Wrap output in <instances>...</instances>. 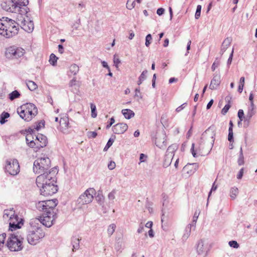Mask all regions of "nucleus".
<instances>
[{
    "mask_svg": "<svg viewBox=\"0 0 257 257\" xmlns=\"http://www.w3.org/2000/svg\"><path fill=\"white\" fill-rule=\"evenodd\" d=\"M58 204L57 199L39 201L36 204V207L39 211H44L40 218H35L40 221L41 225L47 227H51L57 218V213L55 208Z\"/></svg>",
    "mask_w": 257,
    "mask_h": 257,
    "instance_id": "f257e3e1",
    "label": "nucleus"
},
{
    "mask_svg": "<svg viewBox=\"0 0 257 257\" xmlns=\"http://www.w3.org/2000/svg\"><path fill=\"white\" fill-rule=\"evenodd\" d=\"M27 240L31 245H36L40 239L45 236V232L41 227L40 221L37 219H32L27 226Z\"/></svg>",
    "mask_w": 257,
    "mask_h": 257,
    "instance_id": "f03ea898",
    "label": "nucleus"
},
{
    "mask_svg": "<svg viewBox=\"0 0 257 257\" xmlns=\"http://www.w3.org/2000/svg\"><path fill=\"white\" fill-rule=\"evenodd\" d=\"M19 24L7 17L0 19V34L6 38H11L18 34Z\"/></svg>",
    "mask_w": 257,
    "mask_h": 257,
    "instance_id": "7ed1b4c3",
    "label": "nucleus"
},
{
    "mask_svg": "<svg viewBox=\"0 0 257 257\" xmlns=\"http://www.w3.org/2000/svg\"><path fill=\"white\" fill-rule=\"evenodd\" d=\"M24 239V237L19 232L11 234L8 238L7 246L12 251L21 250L23 248Z\"/></svg>",
    "mask_w": 257,
    "mask_h": 257,
    "instance_id": "20e7f679",
    "label": "nucleus"
},
{
    "mask_svg": "<svg viewBox=\"0 0 257 257\" xmlns=\"http://www.w3.org/2000/svg\"><path fill=\"white\" fill-rule=\"evenodd\" d=\"M51 161L50 159L44 156L36 159L33 165V171L36 174H42L49 172L50 168Z\"/></svg>",
    "mask_w": 257,
    "mask_h": 257,
    "instance_id": "39448f33",
    "label": "nucleus"
},
{
    "mask_svg": "<svg viewBox=\"0 0 257 257\" xmlns=\"http://www.w3.org/2000/svg\"><path fill=\"white\" fill-rule=\"evenodd\" d=\"M57 172V171L56 168H53L51 170H49V172L42 173L38 176L36 180L38 187L39 188L46 186L47 181L49 182L52 180L53 175H55Z\"/></svg>",
    "mask_w": 257,
    "mask_h": 257,
    "instance_id": "423d86ee",
    "label": "nucleus"
},
{
    "mask_svg": "<svg viewBox=\"0 0 257 257\" xmlns=\"http://www.w3.org/2000/svg\"><path fill=\"white\" fill-rule=\"evenodd\" d=\"M95 194V190L93 188L87 189L82 193L77 200V202L80 206L91 203L93 199V195Z\"/></svg>",
    "mask_w": 257,
    "mask_h": 257,
    "instance_id": "0eeeda50",
    "label": "nucleus"
},
{
    "mask_svg": "<svg viewBox=\"0 0 257 257\" xmlns=\"http://www.w3.org/2000/svg\"><path fill=\"white\" fill-rule=\"evenodd\" d=\"M25 53V51L23 48L13 46L6 49V56L8 59H18L22 57Z\"/></svg>",
    "mask_w": 257,
    "mask_h": 257,
    "instance_id": "6e6552de",
    "label": "nucleus"
},
{
    "mask_svg": "<svg viewBox=\"0 0 257 257\" xmlns=\"http://www.w3.org/2000/svg\"><path fill=\"white\" fill-rule=\"evenodd\" d=\"M5 170L11 175H16L20 172V166L17 159H9L7 160Z\"/></svg>",
    "mask_w": 257,
    "mask_h": 257,
    "instance_id": "1a4fd4ad",
    "label": "nucleus"
},
{
    "mask_svg": "<svg viewBox=\"0 0 257 257\" xmlns=\"http://www.w3.org/2000/svg\"><path fill=\"white\" fill-rule=\"evenodd\" d=\"M215 136V128L214 126H210L202 135L201 140L206 141L210 143V147L213 146Z\"/></svg>",
    "mask_w": 257,
    "mask_h": 257,
    "instance_id": "9d476101",
    "label": "nucleus"
},
{
    "mask_svg": "<svg viewBox=\"0 0 257 257\" xmlns=\"http://www.w3.org/2000/svg\"><path fill=\"white\" fill-rule=\"evenodd\" d=\"M9 229L12 231L20 228L24 224V219L15 214L9 219Z\"/></svg>",
    "mask_w": 257,
    "mask_h": 257,
    "instance_id": "9b49d317",
    "label": "nucleus"
},
{
    "mask_svg": "<svg viewBox=\"0 0 257 257\" xmlns=\"http://www.w3.org/2000/svg\"><path fill=\"white\" fill-rule=\"evenodd\" d=\"M176 150L177 147L175 145L170 146L168 147L164 158L163 163L164 167L166 168L170 165L174 155V152Z\"/></svg>",
    "mask_w": 257,
    "mask_h": 257,
    "instance_id": "f8f14e48",
    "label": "nucleus"
},
{
    "mask_svg": "<svg viewBox=\"0 0 257 257\" xmlns=\"http://www.w3.org/2000/svg\"><path fill=\"white\" fill-rule=\"evenodd\" d=\"M40 194L45 196H51L56 193L58 191L57 186L51 184L50 185L44 186L39 188Z\"/></svg>",
    "mask_w": 257,
    "mask_h": 257,
    "instance_id": "ddd939ff",
    "label": "nucleus"
},
{
    "mask_svg": "<svg viewBox=\"0 0 257 257\" xmlns=\"http://www.w3.org/2000/svg\"><path fill=\"white\" fill-rule=\"evenodd\" d=\"M205 141L201 140V142L199 143L198 146L195 148L194 144H192L191 151L192 154L194 157H197L198 155L203 156L204 155L207 151L204 150L205 147L204 146Z\"/></svg>",
    "mask_w": 257,
    "mask_h": 257,
    "instance_id": "4468645a",
    "label": "nucleus"
},
{
    "mask_svg": "<svg viewBox=\"0 0 257 257\" xmlns=\"http://www.w3.org/2000/svg\"><path fill=\"white\" fill-rule=\"evenodd\" d=\"M1 7L4 10L7 12L11 13L20 12L21 13L17 6L12 0L3 2L1 4Z\"/></svg>",
    "mask_w": 257,
    "mask_h": 257,
    "instance_id": "2eb2a0df",
    "label": "nucleus"
},
{
    "mask_svg": "<svg viewBox=\"0 0 257 257\" xmlns=\"http://www.w3.org/2000/svg\"><path fill=\"white\" fill-rule=\"evenodd\" d=\"M19 26H20L25 31L30 33L34 28L33 22L32 21L26 20L25 18L18 20Z\"/></svg>",
    "mask_w": 257,
    "mask_h": 257,
    "instance_id": "dca6fc26",
    "label": "nucleus"
},
{
    "mask_svg": "<svg viewBox=\"0 0 257 257\" xmlns=\"http://www.w3.org/2000/svg\"><path fill=\"white\" fill-rule=\"evenodd\" d=\"M35 144V146L37 148H40L46 147L48 144L47 137L41 134H38L36 136Z\"/></svg>",
    "mask_w": 257,
    "mask_h": 257,
    "instance_id": "f3484780",
    "label": "nucleus"
},
{
    "mask_svg": "<svg viewBox=\"0 0 257 257\" xmlns=\"http://www.w3.org/2000/svg\"><path fill=\"white\" fill-rule=\"evenodd\" d=\"M21 109L25 108L26 112L28 113L29 115L32 116V117L37 114L38 110L35 105L31 103H28L22 105Z\"/></svg>",
    "mask_w": 257,
    "mask_h": 257,
    "instance_id": "a211bd4d",
    "label": "nucleus"
},
{
    "mask_svg": "<svg viewBox=\"0 0 257 257\" xmlns=\"http://www.w3.org/2000/svg\"><path fill=\"white\" fill-rule=\"evenodd\" d=\"M127 128L128 126L126 123H118L112 126V131L115 134H122L127 130Z\"/></svg>",
    "mask_w": 257,
    "mask_h": 257,
    "instance_id": "6ab92c4d",
    "label": "nucleus"
},
{
    "mask_svg": "<svg viewBox=\"0 0 257 257\" xmlns=\"http://www.w3.org/2000/svg\"><path fill=\"white\" fill-rule=\"evenodd\" d=\"M15 4L17 6L18 9L21 12V15H22L23 13H27V11L26 10V8H22V7H26L28 4V0H12ZM21 18L22 17V16L21 15Z\"/></svg>",
    "mask_w": 257,
    "mask_h": 257,
    "instance_id": "aec40b11",
    "label": "nucleus"
},
{
    "mask_svg": "<svg viewBox=\"0 0 257 257\" xmlns=\"http://www.w3.org/2000/svg\"><path fill=\"white\" fill-rule=\"evenodd\" d=\"M60 130L63 133H67L69 127V119L68 117H61L59 121Z\"/></svg>",
    "mask_w": 257,
    "mask_h": 257,
    "instance_id": "412c9836",
    "label": "nucleus"
},
{
    "mask_svg": "<svg viewBox=\"0 0 257 257\" xmlns=\"http://www.w3.org/2000/svg\"><path fill=\"white\" fill-rule=\"evenodd\" d=\"M220 75L218 74H214L211 81L209 88L211 90L216 89L220 85Z\"/></svg>",
    "mask_w": 257,
    "mask_h": 257,
    "instance_id": "4be33fe9",
    "label": "nucleus"
},
{
    "mask_svg": "<svg viewBox=\"0 0 257 257\" xmlns=\"http://www.w3.org/2000/svg\"><path fill=\"white\" fill-rule=\"evenodd\" d=\"M196 251L198 255H204L207 253V248L205 245L203 240H200L198 242L196 246Z\"/></svg>",
    "mask_w": 257,
    "mask_h": 257,
    "instance_id": "5701e85b",
    "label": "nucleus"
},
{
    "mask_svg": "<svg viewBox=\"0 0 257 257\" xmlns=\"http://www.w3.org/2000/svg\"><path fill=\"white\" fill-rule=\"evenodd\" d=\"M198 165L196 163L188 164L183 169V171L188 175L193 174L198 168Z\"/></svg>",
    "mask_w": 257,
    "mask_h": 257,
    "instance_id": "b1692460",
    "label": "nucleus"
},
{
    "mask_svg": "<svg viewBox=\"0 0 257 257\" xmlns=\"http://www.w3.org/2000/svg\"><path fill=\"white\" fill-rule=\"evenodd\" d=\"M232 41V39L230 37H227L226 38L223 42L221 49L220 51V54L221 56H222L224 52L226 50V49L228 48V47L230 46L231 43Z\"/></svg>",
    "mask_w": 257,
    "mask_h": 257,
    "instance_id": "393cba45",
    "label": "nucleus"
},
{
    "mask_svg": "<svg viewBox=\"0 0 257 257\" xmlns=\"http://www.w3.org/2000/svg\"><path fill=\"white\" fill-rule=\"evenodd\" d=\"M81 238L77 237L76 236H73L71 238V244L72 245V251H75L76 250H78L79 248L80 241Z\"/></svg>",
    "mask_w": 257,
    "mask_h": 257,
    "instance_id": "a878e982",
    "label": "nucleus"
},
{
    "mask_svg": "<svg viewBox=\"0 0 257 257\" xmlns=\"http://www.w3.org/2000/svg\"><path fill=\"white\" fill-rule=\"evenodd\" d=\"M155 144L157 147L160 149H163L166 147L167 145L165 136L163 135V138L157 137L156 140Z\"/></svg>",
    "mask_w": 257,
    "mask_h": 257,
    "instance_id": "bb28decb",
    "label": "nucleus"
},
{
    "mask_svg": "<svg viewBox=\"0 0 257 257\" xmlns=\"http://www.w3.org/2000/svg\"><path fill=\"white\" fill-rule=\"evenodd\" d=\"M26 141L27 145L31 148H34L36 146L35 140H34L32 134H27L26 136Z\"/></svg>",
    "mask_w": 257,
    "mask_h": 257,
    "instance_id": "cd10ccee",
    "label": "nucleus"
},
{
    "mask_svg": "<svg viewBox=\"0 0 257 257\" xmlns=\"http://www.w3.org/2000/svg\"><path fill=\"white\" fill-rule=\"evenodd\" d=\"M15 214V211L13 208L9 209H5L4 211L3 217L5 219H9L11 218Z\"/></svg>",
    "mask_w": 257,
    "mask_h": 257,
    "instance_id": "c85d7f7f",
    "label": "nucleus"
},
{
    "mask_svg": "<svg viewBox=\"0 0 257 257\" xmlns=\"http://www.w3.org/2000/svg\"><path fill=\"white\" fill-rule=\"evenodd\" d=\"M18 112L20 115V116L27 121L31 120L32 118V116L29 115L28 113L26 112V110L24 109H22L20 112L19 110H18Z\"/></svg>",
    "mask_w": 257,
    "mask_h": 257,
    "instance_id": "c756f323",
    "label": "nucleus"
},
{
    "mask_svg": "<svg viewBox=\"0 0 257 257\" xmlns=\"http://www.w3.org/2000/svg\"><path fill=\"white\" fill-rule=\"evenodd\" d=\"M121 112L124 117L126 119H130L135 115V113L130 109H123Z\"/></svg>",
    "mask_w": 257,
    "mask_h": 257,
    "instance_id": "7c9ffc66",
    "label": "nucleus"
},
{
    "mask_svg": "<svg viewBox=\"0 0 257 257\" xmlns=\"http://www.w3.org/2000/svg\"><path fill=\"white\" fill-rule=\"evenodd\" d=\"M255 114V111L254 109H253L252 108L248 109L247 113L246 114V115L245 116V122H247V124H248L250 119L252 117V116Z\"/></svg>",
    "mask_w": 257,
    "mask_h": 257,
    "instance_id": "2f4dec72",
    "label": "nucleus"
},
{
    "mask_svg": "<svg viewBox=\"0 0 257 257\" xmlns=\"http://www.w3.org/2000/svg\"><path fill=\"white\" fill-rule=\"evenodd\" d=\"M230 99H231V97L229 96H226L225 97V100L226 101H228V104H226L224 106V107L222 108V109L221 110V112L223 115L225 114L227 112L228 110H229V109L230 107V105L229 104Z\"/></svg>",
    "mask_w": 257,
    "mask_h": 257,
    "instance_id": "473e14b6",
    "label": "nucleus"
},
{
    "mask_svg": "<svg viewBox=\"0 0 257 257\" xmlns=\"http://www.w3.org/2000/svg\"><path fill=\"white\" fill-rule=\"evenodd\" d=\"M238 190L237 188H236L235 187H233L230 189V196L232 199H233V200L235 199L236 197L238 195Z\"/></svg>",
    "mask_w": 257,
    "mask_h": 257,
    "instance_id": "72a5a7b5",
    "label": "nucleus"
},
{
    "mask_svg": "<svg viewBox=\"0 0 257 257\" xmlns=\"http://www.w3.org/2000/svg\"><path fill=\"white\" fill-rule=\"evenodd\" d=\"M28 88L31 91H34L37 88V85L33 81L29 80L26 83Z\"/></svg>",
    "mask_w": 257,
    "mask_h": 257,
    "instance_id": "f704fd0d",
    "label": "nucleus"
},
{
    "mask_svg": "<svg viewBox=\"0 0 257 257\" xmlns=\"http://www.w3.org/2000/svg\"><path fill=\"white\" fill-rule=\"evenodd\" d=\"M115 228L116 225L114 223H112L108 226L107 232L108 236H110L114 233Z\"/></svg>",
    "mask_w": 257,
    "mask_h": 257,
    "instance_id": "c9c22d12",
    "label": "nucleus"
},
{
    "mask_svg": "<svg viewBox=\"0 0 257 257\" xmlns=\"http://www.w3.org/2000/svg\"><path fill=\"white\" fill-rule=\"evenodd\" d=\"M20 95V93L17 90H15L9 94V98L11 100H13L16 98H19Z\"/></svg>",
    "mask_w": 257,
    "mask_h": 257,
    "instance_id": "e433bc0d",
    "label": "nucleus"
},
{
    "mask_svg": "<svg viewBox=\"0 0 257 257\" xmlns=\"http://www.w3.org/2000/svg\"><path fill=\"white\" fill-rule=\"evenodd\" d=\"M70 72L73 75H76L79 71V67L75 64H72L69 68Z\"/></svg>",
    "mask_w": 257,
    "mask_h": 257,
    "instance_id": "4c0bfd02",
    "label": "nucleus"
},
{
    "mask_svg": "<svg viewBox=\"0 0 257 257\" xmlns=\"http://www.w3.org/2000/svg\"><path fill=\"white\" fill-rule=\"evenodd\" d=\"M10 116V114L8 112H4L1 115L0 117V123L4 124L6 122V119L8 118Z\"/></svg>",
    "mask_w": 257,
    "mask_h": 257,
    "instance_id": "58836bf2",
    "label": "nucleus"
},
{
    "mask_svg": "<svg viewBox=\"0 0 257 257\" xmlns=\"http://www.w3.org/2000/svg\"><path fill=\"white\" fill-rule=\"evenodd\" d=\"M192 225L191 224H188L185 229V232L184 233L183 237L184 239H187L188 238V237L190 235V232H191V229Z\"/></svg>",
    "mask_w": 257,
    "mask_h": 257,
    "instance_id": "ea45409f",
    "label": "nucleus"
},
{
    "mask_svg": "<svg viewBox=\"0 0 257 257\" xmlns=\"http://www.w3.org/2000/svg\"><path fill=\"white\" fill-rule=\"evenodd\" d=\"M34 126L36 131H39L41 128L44 127V121L43 120H41L37 122L34 125Z\"/></svg>",
    "mask_w": 257,
    "mask_h": 257,
    "instance_id": "a19ab883",
    "label": "nucleus"
},
{
    "mask_svg": "<svg viewBox=\"0 0 257 257\" xmlns=\"http://www.w3.org/2000/svg\"><path fill=\"white\" fill-rule=\"evenodd\" d=\"M244 81H245L244 77H241L239 80V85L238 88V91L239 93H241L243 90Z\"/></svg>",
    "mask_w": 257,
    "mask_h": 257,
    "instance_id": "79ce46f5",
    "label": "nucleus"
},
{
    "mask_svg": "<svg viewBox=\"0 0 257 257\" xmlns=\"http://www.w3.org/2000/svg\"><path fill=\"white\" fill-rule=\"evenodd\" d=\"M115 139V137L113 136L109 139L105 147L104 148V151H106L109 147H110V146H111V145H112Z\"/></svg>",
    "mask_w": 257,
    "mask_h": 257,
    "instance_id": "37998d69",
    "label": "nucleus"
},
{
    "mask_svg": "<svg viewBox=\"0 0 257 257\" xmlns=\"http://www.w3.org/2000/svg\"><path fill=\"white\" fill-rule=\"evenodd\" d=\"M58 58L54 54H51L50 56L49 62L53 66H55L56 64Z\"/></svg>",
    "mask_w": 257,
    "mask_h": 257,
    "instance_id": "c03bdc74",
    "label": "nucleus"
},
{
    "mask_svg": "<svg viewBox=\"0 0 257 257\" xmlns=\"http://www.w3.org/2000/svg\"><path fill=\"white\" fill-rule=\"evenodd\" d=\"M116 193V191L115 190H113L111 192H110L108 195V198L110 201L111 203H113L114 202V199H115V195Z\"/></svg>",
    "mask_w": 257,
    "mask_h": 257,
    "instance_id": "a18cd8bd",
    "label": "nucleus"
},
{
    "mask_svg": "<svg viewBox=\"0 0 257 257\" xmlns=\"http://www.w3.org/2000/svg\"><path fill=\"white\" fill-rule=\"evenodd\" d=\"M90 108L91 110V116L93 118H95L97 116V113H96V106L93 103L90 104Z\"/></svg>",
    "mask_w": 257,
    "mask_h": 257,
    "instance_id": "49530a36",
    "label": "nucleus"
},
{
    "mask_svg": "<svg viewBox=\"0 0 257 257\" xmlns=\"http://www.w3.org/2000/svg\"><path fill=\"white\" fill-rule=\"evenodd\" d=\"M136 3L135 1H131V0H127L126 3V8L128 10H132L135 7Z\"/></svg>",
    "mask_w": 257,
    "mask_h": 257,
    "instance_id": "de8ad7c7",
    "label": "nucleus"
},
{
    "mask_svg": "<svg viewBox=\"0 0 257 257\" xmlns=\"http://www.w3.org/2000/svg\"><path fill=\"white\" fill-rule=\"evenodd\" d=\"M243 163H244V161H243V153H242V148L241 147L240 149V155H239V158L238 159V164L239 165H242L243 164Z\"/></svg>",
    "mask_w": 257,
    "mask_h": 257,
    "instance_id": "09e8293b",
    "label": "nucleus"
},
{
    "mask_svg": "<svg viewBox=\"0 0 257 257\" xmlns=\"http://www.w3.org/2000/svg\"><path fill=\"white\" fill-rule=\"evenodd\" d=\"M145 40H146L145 45L147 47H149L150 46V44L151 43V41L152 40V35L150 34L147 35L146 37Z\"/></svg>",
    "mask_w": 257,
    "mask_h": 257,
    "instance_id": "8fccbe9b",
    "label": "nucleus"
},
{
    "mask_svg": "<svg viewBox=\"0 0 257 257\" xmlns=\"http://www.w3.org/2000/svg\"><path fill=\"white\" fill-rule=\"evenodd\" d=\"M69 86L70 87H74V88L76 89V90L77 89V85L76 84V79L75 78H73L69 83Z\"/></svg>",
    "mask_w": 257,
    "mask_h": 257,
    "instance_id": "3c124183",
    "label": "nucleus"
},
{
    "mask_svg": "<svg viewBox=\"0 0 257 257\" xmlns=\"http://www.w3.org/2000/svg\"><path fill=\"white\" fill-rule=\"evenodd\" d=\"M6 235L5 233L0 235V250H2L4 246Z\"/></svg>",
    "mask_w": 257,
    "mask_h": 257,
    "instance_id": "603ef678",
    "label": "nucleus"
},
{
    "mask_svg": "<svg viewBox=\"0 0 257 257\" xmlns=\"http://www.w3.org/2000/svg\"><path fill=\"white\" fill-rule=\"evenodd\" d=\"M220 64V61L218 58H216L215 61L212 64L211 66V69L213 71H214L216 68Z\"/></svg>",
    "mask_w": 257,
    "mask_h": 257,
    "instance_id": "864d4df0",
    "label": "nucleus"
},
{
    "mask_svg": "<svg viewBox=\"0 0 257 257\" xmlns=\"http://www.w3.org/2000/svg\"><path fill=\"white\" fill-rule=\"evenodd\" d=\"M202 7L201 5L197 6L196 11L195 15V19H198L200 16Z\"/></svg>",
    "mask_w": 257,
    "mask_h": 257,
    "instance_id": "5fc2aeb1",
    "label": "nucleus"
},
{
    "mask_svg": "<svg viewBox=\"0 0 257 257\" xmlns=\"http://www.w3.org/2000/svg\"><path fill=\"white\" fill-rule=\"evenodd\" d=\"M135 96L136 97L138 98L139 99H142L143 98V95L142 94L140 87L136 88L135 89Z\"/></svg>",
    "mask_w": 257,
    "mask_h": 257,
    "instance_id": "6e6d98bb",
    "label": "nucleus"
},
{
    "mask_svg": "<svg viewBox=\"0 0 257 257\" xmlns=\"http://www.w3.org/2000/svg\"><path fill=\"white\" fill-rule=\"evenodd\" d=\"M237 115L240 121H242L243 119L245 120V117L244 116V112L242 109L238 110Z\"/></svg>",
    "mask_w": 257,
    "mask_h": 257,
    "instance_id": "4d7b16f0",
    "label": "nucleus"
},
{
    "mask_svg": "<svg viewBox=\"0 0 257 257\" xmlns=\"http://www.w3.org/2000/svg\"><path fill=\"white\" fill-rule=\"evenodd\" d=\"M228 244L230 247L234 248H237L239 246V244L235 240H231L229 241Z\"/></svg>",
    "mask_w": 257,
    "mask_h": 257,
    "instance_id": "13d9d810",
    "label": "nucleus"
},
{
    "mask_svg": "<svg viewBox=\"0 0 257 257\" xmlns=\"http://www.w3.org/2000/svg\"><path fill=\"white\" fill-rule=\"evenodd\" d=\"M229 133L228 136V140L230 142L233 141V130L231 127H229Z\"/></svg>",
    "mask_w": 257,
    "mask_h": 257,
    "instance_id": "bf43d9fd",
    "label": "nucleus"
},
{
    "mask_svg": "<svg viewBox=\"0 0 257 257\" xmlns=\"http://www.w3.org/2000/svg\"><path fill=\"white\" fill-rule=\"evenodd\" d=\"M199 214V213H197L196 211L195 212L193 217L192 223V224H191L192 225V226H195Z\"/></svg>",
    "mask_w": 257,
    "mask_h": 257,
    "instance_id": "052dcab7",
    "label": "nucleus"
},
{
    "mask_svg": "<svg viewBox=\"0 0 257 257\" xmlns=\"http://www.w3.org/2000/svg\"><path fill=\"white\" fill-rule=\"evenodd\" d=\"M97 134L95 132H88L87 134V136L88 138H95L96 137Z\"/></svg>",
    "mask_w": 257,
    "mask_h": 257,
    "instance_id": "680f3d73",
    "label": "nucleus"
},
{
    "mask_svg": "<svg viewBox=\"0 0 257 257\" xmlns=\"http://www.w3.org/2000/svg\"><path fill=\"white\" fill-rule=\"evenodd\" d=\"M147 73H148V71L147 70L143 71L142 72V74H141V75L140 76V77H139V78H140V79H141V80L144 81L147 78Z\"/></svg>",
    "mask_w": 257,
    "mask_h": 257,
    "instance_id": "e2e57ef3",
    "label": "nucleus"
},
{
    "mask_svg": "<svg viewBox=\"0 0 257 257\" xmlns=\"http://www.w3.org/2000/svg\"><path fill=\"white\" fill-rule=\"evenodd\" d=\"M233 52H234V49L233 48L232 50L231 53H230L229 57L228 59L227 62V65L228 67L229 66V65L231 63V62L232 60L233 55Z\"/></svg>",
    "mask_w": 257,
    "mask_h": 257,
    "instance_id": "0e129e2a",
    "label": "nucleus"
},
{
    "mask_svg": "<svg viewBox=\"0 0 257 257\" xmlns=\"http://www.w3.org/2000/svg\"><path fill=\"white\" fill-rule=\"evenodd\" d=\"M115 120L113 117H112L109 120V123L106 125V128L108 129L114 123Z\"/></svg>",
    "mask_w": 257,
    "mask_h": 257,
    "instance_id": "69168bd1",
    "label": "nucleus"
},
{
    "mask_svg": "<svg viewBox=\"0 0 257 257\" xmlns=\"http://www.w3.org/2000/svg\"><path fill=\"white\" fill-rule=\"evenodd\" d=\"M55 175H53L52 180H50V181L47 182L46 186L50 185L51 184H53V185H55L56 183V178L55 177Z\"/></svg>",
    "mask_w": 257,
    "mask_h": 257,
    "instance_id": "338daca9",
    "label": "nucleus"
},
{
    "mask_svg": "<svg viewBox=\"0 0 257 257\" xmlns=\"http://www.w3.org/2000/svg\"><path fill=\"white\" fill-rule=\"evenodd\" d=\"M85 5L83 3H79L78 6V9L81 12H83L85 9Z\"/></svg>",
    "mask_w": 257,
    "mask_h": 257,
    "instance_id": "774afa93",
    "label": "nucleus"
}]
</instances>
